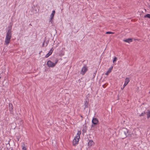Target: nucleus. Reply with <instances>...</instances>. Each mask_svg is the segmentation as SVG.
I'll use <instances>...</instances> for the list:
<instances>
[{
    "mask_svg": "<svg viewBox=\"0 0 150 150\" xmlns=\"http://www.w3.org/2000/svg\"><path fill=\"white\" fill-rule=\"evenodd\" d=\"M129 82V78H126L125 79V83L124 85V87L122 89L123 90L124 87Z\"/></svg>",
    "mask_w": 150,
    "mask_h": 150,
    "instance_id": "0eeeda50",
    "label": "nucleus"
},
{
    "mask_svg": "<svg viewBox=\"0 0 150 150\" xmlns=\"http://www.w3.org/2000/svg\"><path fill=\"white\" fill-rule=\"evenodd\" d=\"M9 108L10 111L11 112H11H13V104L12 103H9Z\"/></svg>",
    "mask_w": 150,
    "mask_h": 150,
    "instance_id": "6e6552de",
    "label": "nucleus"
},
{
    "mask_svg": "<svg viewBox=\"0 0 150 150\" xmlns=\"http://www.w3.org/2000/svg\"><path fill=\"white\" fill-rule=\"evenodd\" d=\"M149 93H150V91H149Z\"/></svg>",
    "mask_w": 150,
    "mask_h": 150,
    "instance_id": "393cba45",
    "label": "nucleus"
},
{
    "mask_svg": "<svg viewBox=\"0 0 150 150\" xmlns=\"http://www.w3.org/2000/svg\"><path fill=\"white\" fill-rule=\"evenodd\" d=\"M92 122L94 125H96L98 124L99 121L97 118H93L92 120Z\"/></svg>",
    "mask_w": 150,
    "mask_h": 150,
    "instance_id": "39448f33",
    "label": "nucleus"
},
{
    "mask_svg": "<svg viewBox=\"0 0 150 150\" xmlns=\"http://www.w3.org/2000/svg\"><path fill=\"white\" fill-rule=\"evenodd\" d=\"M11 29H10L7 33L5 41V45H8L9 43L11 38Z\"/></svg>",
    "mask_w": 150,
    "mask_h": 150,
    "instance_id": "f257e3e1",
    "label": "nucleus"
},
{
    "mask_svg": "<svg viewBox=\"0 0 150 150\" xmlns=\"http://www.w3.org/2000/svg\"><path fill=\"white\" fill-rule=\"evenodd\" d=\"M94 143L92 140H90L88 143V145L89 146H92L94 145Z\"/></svg>",
    "mask_w": 150,
    "mask_h": 150,
    "instance_id": "1a4fd4ad",
    "label": "nucleus"
},
{
    "mask_svg": "<svg viewBox=\"0 0 150 150\" xmlns=\"http://www.w3.org/2000/svg\"><path fill=\"white\" fill-rule=\"evenodd\" d=\"M45 42V41H44V42H43V46H44V42Z\"/></svg>",
    "mask_w": 150,
    "mask_h": 150,
    "instance_id": "4be33fe9",
    "label": "nucleus"
},
{
    "mask_svg": "<svg viewBox=\"0 0 150 150\" xmlns=\"http://www.w3.org/2000/svg\"><path fill=\"white\" fill-rule=\"evenodd\" d=\"M96 71L95 73H93V79L94 78L95 76L96 75Z\"/></svg>",
    "mask_w": 150,
    "mask_h": 150,
    "instance_id": "412c9836",
    "label": "nucleus"
},
{
    "mask_svg": "<svg viewBox=\"0 0 150 150\" xmlns=\"http://www.w3.org/2000/svg\"><path fill=\"white\" fill-rule=\"evenodd\" d=\"M22 150H26V149L25 147V145L24 143H23L22 146Z\"/></svg>",
    "mask_w": 150,
    "mask_h": 150,
    "instance_id": "4468645a",
    "label": "nucleus"
},
{
    "mask_svg": "<svg viewBox=\"0 0 150 150\" xmlns=\"http://www.w3.org/2000/svg\"><path fill=\"white\" fill-rule=\"evenodd\" d=\"M92 127H93V125H92Z\"/></svg>",
    "mask_w": 150,
    "mask_h": 150,
    "instance_id": "b1692460",
    "label": "nucleus"
},
{
    "mask_svg": "<svg viewBox=\"0 0 150 150\" xmlns=\"http://www.w3.org/2000/svg\"><path fill=\"white\" fill-rule=\"evenodd\" d=\"M55 13V11H52V13L51 15V18H50V21L52 20L53 18L54 15Z\"/></svg>",
    "mask_w": 150,
    "mask_h": 150,
    "instance_id": "9b49d317",
    "label": "nucleus"
},
{
    "mask_svg": "<svg viewBox=\"0 0 150 150\" xmlns=\"http://www.w3.org/2000/svg\"><path fill=\"white\" fill-rule=\"evenodd\" d=\"M148 111L146 112V114L147 116V118L149 119L150 118V110H148Z\"/></svg>",
    "mask_w": 150,
    "mask_h": 150,
    "instance_id": "ddd939ff",
    "label": "nucleus"
},
{
    "mask_svg": "<svg viewBox=\"0 0 150 150\" xmlns=\"http://www.w3.org/2000/svg\"><path fill=\"white\" fill-rule=\"evenodd\" d=\"M81 134V132L78 131L77 135L75 137L73 140V144L75 146L76 144H78L79 141V139L80 138V135Z\"/></svg>",
    "mask_w": 150,
    "mask_h": 150,
    "instance_id": "f03ea898",
    "label": "nucleus"
},
{
    "mask_svg": "<svg viewBox=\"0 0 150 150\" xmlns=\"http://www.w3.org/2000/svg\"><path fill=\"white\" fill-rule=\"evenodd\" d=\"M53 51L54 49L53 48H52L51 49L50 52L46 55L45 56V57L47 58L50 55L52 54Z\"/></svg>",
    "mask_w": 150,
    "mask_h": 150,
    "instance_id": "423d86ee",
    "label": "nucleus"
},
{
    "mask_svg": "<svg viewBox=\"0 0 150 150\" xmlns=\"http://www.w3.org/2000/svg\"><path fill=\"white\" fill-rule=\"evenodd\" d=\"M96 71L95 73H93V79L94 78L95 76L96 75Z\"/></svg>",
    "mask_w": 150,
    "mask_h": 150,
    "instance_id": "aec40b11",
    "label": "nucleus"
},
{
    "mask_svg": "<svg viewBox=\"0 0 150 150\" xmlns=\"http://www.w3.org/2000/svg\"><path fill=\"white\" fill-rule=\"evenodd\" d=\"M112 68H113L112 67H110L108 69V71L105 73V74L107 75H108L111 72V71L112 69Z\"/></svg>",
    "mask_w": 150,
    "mask_h": 150,
    "instance_id": "9d476101",
    "label": "nucleus"
},
{
    "mask_svg": "<svg viewBox=\"0 0 150 150\" xmlns=\"http://www.w3.org/2000/svg\"><path fill=\"white\" fill-rule=\"evenodd\" d=\"M81 117L82 118V117H82V115H81Z\"/></svg>",
    "mask_w": 150,
    "mask_h": 150,
    "instance_id": "5701e85b",
    "label": "nucleus"
},
{
    "mask_svg": "<svg viewBox=\"0 0 150 150\" xmlns=\"http://www.w3.org/2000/svg\"><path fill=\"white\" fill-rule=\"evenodd\" d=\"M108 83H106L103 86V88H105L108 85Z\"/></svg>",
    "mask_w": 150,
    "mask_h": 150,
    "instance_id": "a211bd4d",
    "label": "nucleus"
},
{
    "mask_svg": "<svg viewBox=\"0 0 150 150\" xmlns=\"http://www.w3.org/2000/svg\"><path fill=\"white\" fill-rule=\"evenodd\" d=\"M88 70L87 67L86 66H84L82 68L80 74L82 75H84L87 71Z\"/></svg>",
    "mask_w": 150,
    "mask_h": 150,
    "instance_id": "20e7f679",
    "label": "nucleus"
},
{
    "mask_svg": "<svg viewBox=\"0 0 150 150\" xmlns=\"http://www.w3.org/2000/svg\"><path fill=\"white\" fill-rule=\"evenodd\" d=\"M124 41L125 42H126L129 43L130 42H132V39H131V38H128V39H126L125 40H124Z\"/></svg>",
    "mask_w": 150,
    "mask_h": 150,
    "instance_id": "f8f14e48",
    "label": "nucleus"
},
{
    "mask_svg": "<svg viewBox=\"0 0 150 150\" xmlns=\"http://www.w3.org/2000/svg\"><path fill=\"white\" fill-rule=\"evenodd\" d=\"M114 32H107L106 33V34H114Z\"/></svg>",
    "mask_w": 150,
    "mask_h": 150,
    "instance_id": "dca6fc26",
    "label": "nucleus"
},
{
    "mask_svg": "<svg viewBox=\"0 0 150 150\" xmlns=\"http://www.w3.org/2000/svg\"><path fill=\"white\" fill-rule=\"evenodd\" d=\"M117 58L116 57H115L114 58L113 62L114 63L117 60Z\"/></svg>",
    "mask_w": 150,
    "mask_h": 150,
    "instance_id": "6ab92c4d",
    "label": "nucleus"
},
{
    "mask_svg": "<svg viewBox=\"0 0 150 150\" xmlns=\"http://www.w3.org/2000/svg\"><path fill=\"white\" fill-rule=\"evenodd\" d=\"M58 60L57 59L55 63H54L50 60H49L47 62V65L49 67H53L55 66L58 62Z\"/></svg>",
    "mask_w": 150,
    "mask_h": 150,
    "instance_id": "7ed1b4c3",
    "label": "nucleus"
},
{
    "mask_svg": "<svg viewBox=\"0 0 150 150\" xmlns=\"http://www.w3.org/2000/svg\"><path fill=\"white\" fill-rule=\"evenodd\" d=\"M1 78V77L0 76V79Z\"/></svg>",
    "mask_w": 150,
    "mask_h": 150,
    "instance_id": "a878e982",
    "label": "nucleus"
},
{
    "mask_svg": "<svg viewBox=\"0 0 150 150\" xmlns=\"http://www.w3.org/2000/svg\"><path fill=\"white\" fill-rule=\"evenodd\" d=\"M145 114H146L145 112H142L140 115H139V116L141 117L142 116H143Z\"/></svg>",
    "mask_w": 150,
    "mask_h": 150,
    "instance_id": "f3484780",
    "label": "nucleus"
},
{
    "mask_svg": "<svg viewBox=\"0 0 150 150\" xmlns=\"http://www.w3.org/2000/svg\"><path fill=\"white\" fill-rule=\"evenodd\" d=\"M144 18L147 17L149 18H150V14H148L144 16Z\"/></svg>",
    "mask_w": 150,
    "mask_h": 150,
    "instance_id": "2eb2a0df",
    "label": "nucleus"
}]
</instances>
